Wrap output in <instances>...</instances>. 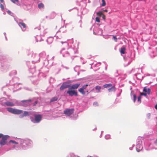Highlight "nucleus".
Returning a JSON list of instances; mask_svg holds the SVG:
<instances>
[{
    "label": "nucleus",
    "mask_w": 157,
    "mask_h": 157,
    "mask_svg": "<svg viewBox=\"0 0 157 157\" xmlns=\"http://www.w3.org/2000/svg\"><path fill=\"white\" fill-rule=\"evenodd\" d=\"M46 30H44V32H45V33H47V32H46Z\"/></svg>",
    "instance_id": "obj_64"
},
{
    "label": "nucleus",
    "mask_w": 157,
    "mask_h": 157,
    "mask_svg": "<svg viewBox=\"0 0 157 157\" xmlns=\"http://www.w3.org/2000/svg\"><path fill=\"white\" fill-rule=\"evenodd\" d=\"M133 59L132 58H129V62H128V64H129Z\"/></svg>",
    "instance_id": "obj_39"
},
{
    "label": "nucleus",
    "mask_w": 157,
    "mask_h": 157,
    "mask_svg": "<svg viewBox=\"0 0 157 157\" xmlns=\"http://www.w3.org/2000/svg\"><path fill=\"white\" fill-rule=\"evenodd\" d=\"M7 13H8L9 14H10L11 13V12L10 11V10H8V11H7Z\"/></svg>",
    "instance_id": "obj_55"
},
{
    "label": "nucleus",
    "mask_w": 157,
    "mask_h": 157,
    "mask_svg": "<svg viewBox=\"0 0 157 157\" xmlns=\"http://www.w3.org/2000/svg\"><path fill=\"white\" fill-rule=\"evenodd\" d=\"M32 101L31 99L22 101H21V105L24 106H28L33 103V102L31 103Z\"/></svg>",
    "instance_id": "obj_11"
},
{
    "label": "nucleus",
    "mask_w": 157,
    "mask_h": 157,
    "mask_svg": "<svg viewBox=\"0 0 157 157\" xmlns=\"http://www.w3.org/2000/svg\"><path fill=\"white\" fill-rule=\"evenodd\" d=\"M93 105H98V103L97 102H95L94 103Z\"/></svg>",
    "instance_id": "obj_50"
},
{
    "label": "nucleus",
    "mask_w": 157,
    "mask_h": 157,
    "mask_svg": "<svg viewBox=\"0 0 157 157\" xmlns=\"http://www.w3.org/2000/svg\"><path fill=\"white\" fill-rule=\"evenodd\" d=\"M58 100V98L57 97H54L52 98L50 101V103H51L52 102H54L55 101H56Z\"/></svg>",
    "instance_id": "obj_27"
},
{
    "label": "nucleus",
    "mask_w": 157,
    "mask_h": 157,
    "mask_svg": "<svg viewBox=\"0 0 157 157\" xmlns=\"http://www.w3.org/2000/svg\"><path fill=\"white\" fill-rule=\"evenodd\" d=\"M80 84L79 83H78L73 84L70 88L71 89H77L80 86Z\"/></svg>",
    "instance_id": "obj_19"
},
{
    "label": "nucleus",
    "mask_w": 157,
    "mask_h": 157,
    "mask_svg": "<svg viewBox=\"0 0 157 157\" xmlns=\"http://www.w3.org/2000/svg\"><path fill=\"white\" fill-rule=\"evenodd\" d=\"M33 113V112L32 111H24V113L19 116L20 118H22L24 117L32 115Z\"/></svg>",
    "instance_id": "obj_14"
},
{
    "label": "nucleus",
    "mask_w": 157,
    "mask_h": 157,
    "mask_svg": "<svg viewBox=\"0 0 157 157\" xmlns=\"http://www.w3.org/2000/svg\"><path fill=\"white\" fill-rule=\"evenodd\" d=\"M67 31L66 26H63L60 28L59 29V31L60 33L62 32L64 33L66 32Z\"/></svg>",
    "instance_id": "obj_20"
},
{
    "label": "nucleus",
    "mask_w": 157,
    "mask_h": 157,
    "mask_svg": "<svg viewBox=\"0 0 157 157\" xmlns=\"http://www.w3.org/2000/svg\"><path fill=\"white\" fill-rule=\"evenodd\" d=\"M29 62H27V65L28 66V67L29 68H30V69L31 68V67H32V66H30V65H29Z\"/></svg>",
    "instance_id": "obj_46"
},
{
    "label": "nucleus",
    "mask_w": 157,
    "mask_h": 157,
    "mask_svg": "<svg viewBox=\"0 0 157 157\" xmlns=\"http://www.w3.org/2000/svg\"><path fill=\"white\" fill-rule=\"evenodd\" d=\"M9 144L12 148L9 150L15 149L16 150H22L27 149L31 147L33 144V142L31 140L27 139L23 140L18 139L17 141L10 140Z\"/></svg>",
    "instance_id": "obj_1"
},
{
    "label": "nucleus",
    "mask_w": 157,
    "mask_h": 157,
    "mask_svg": "<svg viewBox=\"0 0 157 157\" xmlns=\"http://www.w3.org/2000/svg\"><path fill=\"white\" fill-rule=\"evenodd\" d=\"M36 41L37 42L41 41L42 40L41 35H36L35 37Z\"/></svg>",
    "instance_id": "obj_22"
},
{
    "label": "nucleus",
    "mask_w": 157,
    "mask_h": 157,
    "mask_svg": "<svg viewBox=\"0 0 157 157\" xmlns=\"http://www.w3.org/2000/svg\"><path fill=\"white\" fill-rule=\"evenodd\" d=\"M94 34L98 35H101L102 34V30L100 29L95 28L93 29Z\"/></svg>",
    "instance_id": "obj_15"
},
{
    "label": "nucleus",
    "mask_w": 157,
    "mask_h": 157,
    "mask_svg": "<svg viewBox=\"0 0 157 157\" xmlns=\"http://www.w3.org/2000/svg\"><path fill=\"white\" fill-rule=\"evenodd\" d=\"M6 110L9 112L15 114H20L22 113L23 110H21L13 109L12 108H7Z\"/></svg>",
    "instance_id": "obj_5"
},
{
    "label": "nucleus",
    "mask_w": 157,
    "mask_h": 157,
    "mask_svg": "<svg viewBox=\"0 0 157 157\" xmlns=\"http://www.w3.org/2000/svg\"><path fill=\"white\" fill-rule=\"evenodd\" d=\"M4 136H3L2 134L0 133V138H1V137L2 138V137Z\"/></svg>",
    "instance_id": "obj_54"
},
{
    "label": "nucleus",
    "mask_w": 157,
    "mask_h": 157,
    "mask_svg": "<svg viewBox=\"0 0 157 157\" xmlns=\"http://www.w3.org/2000/svg\"><path fill=\"white\" fill-rule=\"evenodd\" d=\"M4 34L5 35V36H6V33H4Z\"/></svg>",
    "instance_id": "obj_61"
},
{
    "label": "nucleus",
    "mask_w": 157,
    "mask_h": 157,
    "mask_svg": "<svg viewBox=\"0 0 157 157\" xmlns=\"http://www.w3.org/2000/svg\"><path fill=\"white\" fill-rule=\"evenodd\" d=\"M88 86V84L84 85L83 86H82L81 88H82V89L84 90L86 88L87 86Z\"/></svg>",
    "instance_id": "obj_33"
},
{
    "label": "nucleus",
    "mask_w": 157,
    "mask_h": 157,
    "mask_svg": "<svg viewBox=\"0 0 157 157\" xmlns=\"http://www.w3.org/2000/svg\"><path fill=\"white\" fill-rule=\"evenodd\" d=\"M95 89L97 90V92H100L101 87L100 86H97L95 87Z\"/></svg>",
    "instance_id": "obj_28"
},
{
    "label": "nucleus",
    "mask_w": 157,
    "mask_h": 157,
    "mask_svg": "<svg viewBox=\"0 0 157 157\" xmlns=\"http://www.w3.org/2000/svg\"><path fill=\"white\" fill-rule=\"evenodd\" d=\"M101 1L102 2V4H101V6H105L106 5V3H105V0H101Z\"/></svg>",
    "instance_id": "obj_35"
},
{
    "label": "nucleus",
    "mask_w": 157,
    "mask_h": 157,
    "mask_svg": "<svg viewBox=\"0 0 157 157\" xmlns=\"http://www.w3.org/2000/svg\"><path fill=\"white\" fill-rule=\"evenodd\" d=\"M155 108L156 109H157V104L155 106Z\"/></svg>",
    "instance_id": "obj_58"
},
{
    "label": "nucleus",
    "mask_w": 157,
    "mask_h": 157,
    "mask_svg": "<svg viewBox=\"0 0 157 157\" xmlns=\"http://www.w3.org/2000/svg\"><path fill=\"white\" fill-rule=\"evenodd\" d=\"M113 39L114 40L115 42H117V38L116 36H113Z\"/></svg>",
    "instance_id": "obj_36"
},
{
    "label": "nucleus",
    "mask_w": 157,
    "mask_h": 157,
    "mask_svg": "<svg viewBox=\"0 0 157 157\" xmlns=\"http://www.w3.org/2000/svg\"><path fill=\"white\" fill-rule=\"evenodd\" d=\"M53 41V38L52 37H49L47 40L46 41L48 44H51Z\"/></svg>",
    "instance_id": "obj_21"
},
{
    "label": "nucleus",
    "mask_w": 157,
    "mask_h": 157,
    "mask_svg": "<svg viewBox=\"0 0 157 157\" xmlns=\"http://www.w3.org/2000/svg\"><path fill=\"white\" fill-rule=\"evenodd\" d=\"M96 21L97 22H100V19L98 17H96Z\"/></svg>",
    "instance_id": "obj_44"
},
{
    "label": "nucleus",
    "mask_w": 157,
    "mask_h": 157,
    "mask_svg": "<svg viewBox=\"0 0 157 157\" xmlns=\"http://www.w3.org/2000/svg\"><path fill=\"white\" fill-rule=\"evenodd\" d=\"M112 86V84L111 83L105 84L103 85V87L104 88H108Z\"/></svg>",
    "instance_id": "obj_31"
},
{
    "label": "nucleus",
    "mask_w": 157,
    "mask_h": 157,
    "mask_svg": "<svg viewBox=\"0 0 157 157\" xmlns=\"http://www.w3.org/2000/svg\"><path fill=\"white\" fill-rule=\"evenodd\" d=\"M34 117H33L30 116V119L33 123L36 124L39 123L42 120V116L40 114H36L34 112L32 115Z\"/></svg>",
    "instance_id": "obj_3"
},
{
    "label": "nucleus",
    "mask_w": 157,
    "mask_h": 157,
    "mask_svg": "<svg viewBox=\"0 0 157 157\" xmlns=\"http://www.w3.org/2000/svg\"><path fill=\"white\" fill-rule=\"evenodd\" d=\"M103 131H101V135L103 133ZM101 137V135L100 136V137Z\"/></svg>",
    "instance_id": "obj_60"
},
{
    "label": "nucleus",
    "mask_w": 157,
    "mask_h": 157,
    "mask_svg": "<svg viewBox=\"0 0 157 157\" xmlns=\"http://www.w3.org/2000/svg\"><path fill=\"white\" fill-rule=\"evenodd\" d=\"M71 88H69V90L67 92V93L69 94L71 96H72L75 95V96H78L77 92L75 90H71Z\"/></svg>",
    "instance_id": "obj_12"
},
{
    "label": "nucleus",
    "mask_w": 157,
    "mask_h": 157,
    "mask_svg": "<svg viewBox=\"0 0 157 157\" xmlns=\"http://www.w3.org/2000/svg\"><path fill=\"white\" fill-rule=\"evenodd\" d=\"M142 141L141 140L138 139L137 140V144L136 146V150L137 152H139L141 151L143 147L142 145Z\"/></svg>",
    "instance_id": "obj_8"
},
{
    "label": "nucleus",
    "mask_w": 157,
    "mask_h": 157,
    "mask_svg": "<svg viewBox=\"0 0 157 157\" xmlns=\"http://www.w3.org/2000/svg\"><path fill=\"white\" fill-rule=\"evenodd\" d=\"M147 94L146 93H140V95H144L145 97H146L147 96Z\"/></svg>",
    "instance_id": "obj_37"
},
{
    "label": "nucleus",
    "mask_w": 157,
    "mask_h": 157,
    "mask_svg": "<svg viewBox=\"0 0 157 157\" xmlns=\"http://www.w3.org/2000/svg\"><path fill=\"white\" fill-rule=\"evenodd\" d=\"M38 7L39 9H41L44 8V4L42 3H40L38 5Z\"/></svg>",
    "instance_id": "obj_25"
},
{
    "label": "nucleus",
    "mask_w": 157,
    "mask_h": 157,
    "mask_svg": "<svg viewBox=\"0 0 157 157\" xmlns=\"http://www.w3.org/2000/svg\"><path fill=\"white\" fill-rule=\"evenodd\" d=\"M20 84V83H16V84H14V87L17 88V86L19 85Z\"/></svg>",
    "instance_id": "obj_45"
},
{
    "label": "nucleus",
    "mask_w": 157,
    "mask_h": 157,
    "mask_svg": "<svg viewBox=\"0 0 157 157\" xmlns=\"http://www.w3.org/2000/svg\"><path fill=\"white\" fill-rule=\"evenodd\" d=\"M69 87V85L67 84V82L63 83L60 88V90H62Z\"/></svg>",
    "instance_id": "obj_17"
},
{
    "label": "nucleus",
    "mask_w": 157,
    "mask_h": 157,
    "mask_svg": "<svg viewBox=\"0 0 157 157\" xmlns=\"http://www.w3.org/2000/svg\"><path fill=\"white\" fill-rule=\"evenodd\" d=\"M147 116L148 119H150L151 117V114L150 113H147Z\"/></svg>",
    "instance_id": "obj_43"
},
{
    "label": "nucleus",
    "mask_w": 157,
    "mask_h": 157,
    "mask_svg": "<svg viewBox=\"0 0 157 157\" xmlns=\"http://www.w3.org/2000/svg\"><path fill=\"white\" fill-rule=\"evenodd\" d=\"M143 91L146 93L147 94L150 95L151 92V90L150 88H147L146 87H145L143 89Z\"/></svg>",
    "instance_id": "obj_18"
},
{
    "label": "nucleus",
    "mask_w": 157,
    "mask_h": 157,
    "mask_svg": "<svg viewBox=\"0 0 157 157\" xmlns=\"http://www.w3.org/2000/svg\"><path fill=\"white\" fill-rule=\"evenodd\" d=\"M141 97L140 96H139V97H138L137 99H138V102H141Z\"/></svg>",
    "instance_id": "obj_41"
},
{
    "label": "nucleus",
    "mask_w": 157,
    "mask_h": 157,
    "mask_svg": "<svg viewBox=\"0 0 157 157\" xmlns=\"http://www.w3.org/2000/svg\"><path fill=\"white\" fill-rule=\"evenodd\" d=\"M40 60L41 59L43 61H44V64H47L48 63L49 60L48 59V55H47L45 52H43L39 54Z\"/></svg>",
    "instance_id": "obj_4"
},
{
    "label": "nucleus",
    "mask_w": 157,
    "mask_h": 157,
    "mask_svg": "<svg viewBox=\"0 0 157 157\" xmlns=\"http://www.w3.org/2000/svg\"><path fill=\"white\" fill-rule=\"evenodd\" d=\"M54 37L57 41L60 42L61 43V41H65L64 40H65L63 36L60 32H57Z\"/></svg>",
    "instance_id": "obj_7"
},
{
    "label": "nucleus",
    "mask_w": 157,
    "mask_h": 157,
    "mask_svg": "<svg viewBox=\"0 0 157 157\" xmlns=\"http://www.w3.org/2000/svg\"><path fill=\"white\" fill-rule=\"evenodd\" d=\"M5 38H6V40H7V38L6 36H5Z\"/></svg>",
    "instance_id": "obj_63"
},
{
    "label": "nucleus",
    "mask_w": 157,
    "mask_h": 157,
    "mask_svg": "<svg viewBox=\"0 0 157 157\" xmlns=\"http://www.w3.org/2000/svg\"><path fill=\"white\" fill-rule=\"evenodd\" d=\"M31 80L32 81V82L33 83H34V84H36V82H35V81L34 80H33L32 78Z\"/></svg>",
    "instance_id": "obj_51"
},
{
    "label": "nucleus",
    "mask_w": 157,
    "mask_h": 157,
    "mask_svg": "<svg viewBox=\"0 0 157 157\" xmlns=\"http://www.w3.org/2000/svg\"><path fill=\"white\" fill-rule=\"evenodd\" d=\"M67 157H75L73 155H69Z\"/></svg>",
    "instance_id": "obj_53"
},
{
    "label": "nucleus",
    "mask_w": 157,
    "mask_h": 157,
    "mask_svg": "<svg viewBox=\"0 0 157 157\" xmlns=\"http://www.w3.org/2000/svg\"><path fill=\"white\" fill-rule=\"evenodd\" d=\"M37 103V101H35L33 103V106H35L36 105Z\"/></svg>",
    "instance_id": "obj_48"
},
{
    "label": "nucleus",
    "mask_w": 157,
    "mask_h": 157,
    "mask_svg": "<svg viewBox=\"0 0 157 157\" xmlns=\"http://www.w3.org/2000/svg\"><path fill=\"white\" fill-rule=\"evenodd\" d=\"M32 57L33 59V60L32 61V63L33 62L36 63L40 60L39 55H37L36 53L34 52H32Z\"/></svg>",
    "instance_id": "obj_9"
},
{
    "label": "nucleus",
    "mask_w": 157,
    "mask_h": 157,
    "mask_svg": "<svg viewBox=\"0 0 157 157\" xmlns=\"http://www.w3.org/2000/svg\"><path fill=\"white\" fill-rule=\"evenodd\" d=\"M17 72L15 70H13L12 71L10 74V75H15L16 74Z\"/></svg>",
    "instance_id": "obj_32"
},
{
    "label": "nucleus",
    "mask_w": 157,
    "mask_h": 157,
    "mask_svg": "<svg viewBox=\"0 0 157 157\" xmlns=\"http://www.w3.org/2000/svg\"><path fill=\"white\" fill-rule=\"evenodd\" d=\"M63 48L60 51V53L63 57H68L69 56H75V54L77 52L76 48H71L68 47L63 46Z\"/></svg>",
    "instance_id": "obj_2"
},
{
    "label": "nucleus",
    "mask_w": 157,
    "mask_h": 157,
    "mask_svg": "<svg viewBox=\"0 0 157 157\" xmlns=\"http://www.w3.org/2000/svg\"><path fill=\"white\" fill-rule=\"evenodd\" d=\"M64 114L68 116H70L74 112V109H67L63 111Z\"/></svg>",
    "instance_id": "obj_13"
},
{
    "label": "nucleus",
    "mask_w": 157,
    "mask_h": 157,
    "mask_svg": "<svg viewBox=\"0 0 157 157\" xmlns=\"http://www.w3.org/2000/svg\"><path fill=\"white\" fill-rule=\"evenodd\" d=\"M5 104L8 106H13L14 105V104L13 102L8 101L6 102Z\"/></svg>",
    "instance_id": "obj_23"
},
{
    "label": "nucleus",
    "mask_w": 157,
    "mask_h": 157,
    "mask_svg": "<svg viewBox=\"0 0 157 157\" xmlns=\"http://www.w3.org/2000/svg\"><path fill=\"white\" fill-rule=\"evenodd\" d=\"M61 43L62 44L63 46H66L68 47L71 48H74L73 47L74 45H71V44H73V38L71 39H68L67 41H61Z\"/></svg>",
    "instance_id": "obj_6"
},
{
    "label": "nucleus",
    "mask_w": 157,
    "mask_h": 157,
    "mask_svg": "<svg viewBox=\"0 0 157 157\" xmlns=\"http://www.w3.org/2000/svg\"><path fill=\"white\" fill-rule=\"evenodd\" d=\"M84 90L82 89V88H80L79 90V91L82 94L84 95L85 94V92Z\"/></svg>",
    "instance_id": "obj_29"
},
{
    "label": "nucleus",
    "mask_w": 157,
    "mask_h": 157,
    "mask_svg": "<svg viewBox=\"0 0 157 157\" xmlns=\"http://www.w3.org/2000/svg\"><path fill=\"white\" fill-rule=\"evenodd\" d=\"M1 2L3 3V4H4V1L3 0H0Z\"/></svg>",
    "instance_id": "obj_57"
},
{
    "label": "nucleus",
    "mask_w": 157,
    "mask_h": 157,
    "mask_svg": "<svg viewBox=\"0 0 157 157\" xmlns=\"http://www.w3.org/2000/svg\"><path fill=\"white\" fill-rule=\"evenodd\" d=\"M110 136L109 135H106L105 136V138L106 140H108L110 139Z\"/></svg>",
    "instance_id": "obj_34"
},
{
    "label": "nucleus",
    "mask_w": 157,
    "mask_h": 157,
    "mask_svg": "<svg viewBox=\"0 0 157 157\" xmlns=\"http://www.w3.org/2000/svg\"><path fill=\"white\" fill-rule=\"evenodd\" d=\"M140 75V74H136V77L138 79H140V78H138V77H139V75Z\"/></svg>",
    "instance_id": "obj_47"
},
{
    "label": "nucleus",
    "mask_w": 157,
    "mask_h": 157,
    "mask_svg": "<svg viewBox=\"0 0 157 157\" xmlns=\"http://www.w3.org/2000/svg\"><path fill=\"white\" fill-rule=\"evenodd\" d=\"M79 23L80 24V27H82V26H81V24H82V21H79Z\"/></svg>",
    "instance_id": "obj_56"
},
{
    "label": "nucleus",
    "mask_w": 157,
    "mask_h": 157,
    "mask_svg": "<svg viewBox=\"0 0 157 157\" xmlns=\"http://www.w3.org/2000/svg\"><path fill=\"white\" fill-rule=\"evenodd\" d=\"M125 48L124 47H122L121 49L120 52L121 54H124L125 53Z\"/></svg>",
    "instance_id": "obj_26"
},
{
    "label": "nucleus",
    "mask_w": 157,
    "mask_h": 157,
    "mask_svg": "<svg viewBox=\"0 0 157 157\" xmlns=\"http://www.w3.org/2000/svg\"><path fill=\"white\" fill-rule=\"evenodd\" d=\"M120 94L121 93H120L119 94H118V95H117V96H119L120 95Z\"/></svg>",
    "instance_id": "obj_62"
},
{
    "label": "nucleus",
    "mask_w": 157,
    "mask_h": 157,
    "mask_svg": "<svg viewBox=\"0 0 157 157\" xmlns=\"http://www.w3.org/2000/svg\"><path fill=\"white\" fill-rule=\"evenodd\" d=\"M11 2H13V3H15L16 2H18V0H11Z\"/></svg>",
    "instance_id": "obj_40"
},
{
    "label": "nucleus",
    "mask_w": 157,
    "mask_h": 157,
    "mask_svg": "<svg viewBox=\"0 0 157 157\" xmlns=\"http://www.w3.org/2000/svg\"><path fill=\"white\" fill-rule=\"evenodd\" d=\"M0 8L2 10L4 9V5L2 4H0Z\"/></svg>",
    "instance_id": "obj_42"
},
{
    "label": "nucleus",
    "mask_w": 157,
    "mask_h": 157,
    "mask_svg": "<svg viewBox=\"0 0 157 157\" xmlns=\"http://www.w3.org/2000/svg\"><path fill=\"white\" fill-rule=\"evenodd\" d=\"M115 87L114 86H112L110 88H109L108 89V91L109 92H112L113 91H115Z\"/></svg>",
    "instance_id": "obj_30"
},
{
    "label": "nucleus",
    "mask_w": 157,
    "mask_h": 157,
    "mask_svg": "<svg viewBox=\"0 0 157 157\" xmlns=\"http://www.w3.org/2000/svg\"><path fill=\"white\" fill-rule=\"evenodd\" d=\"M35 71V68H32V69L31 70H30V71L31 72H33Z\"/></svg>",
    "instance_id": "obj_49"
},
{
    "label": "nucleus",
    "mask_w": 157,
    "mask_h": 157,
    "mask_svg": "<svg viewBox=\"0 0 157 157\" xmlns=\"http://www.w3.org/2000/svg\"><path fill=\"white\" fill-rule=\"evenodd\" d=\"M100 65H101V63L100 62H99L98 63H93L92 65V66H91V68H92V67H98Z\"/></svg>",
    "instance_id": "obj_24"
},
{
    "label": "nucleus",
    "mask_w": 157,
    "mask_h": 157,
    "mask_svg": "<svg viewBox=\"0 0 157 157\" xmlns=\"http://www.w3.org/2000/svg\"><path fill=\"white\" fill-rule=\"evenodd\" d=\"M136 99V97L135 94L133 95V101L135 102Z\"/></svg>",
    "instance_id": "obj_38"
},
{
    "label": "nucleus",
    "mask_w": 157,
    "mask_h": 157,
    "mask_svg": "<svg viewBox=\"0 0 157 157\" xmlns=\"http://www.w3.org/2000/svg\"><path fill=\"white\" fill-rule=\"evenodd\" d=\"M8 135H5L2 137L0 141V144L1 146L5 145L7 143V139L9 138Z\"/></svg>",
    "instance_id": "obj_10"
},
{
    "label": "nucleus",
    "mask_w": 157,
    "mask_h": 157,
    "mask_svg": "<svg viewBox=\"0 0 157 157\" xmlns=\"http://www.w3.org/2000/svg\"><path fill=\"white\" fill-rule=\"evenodd\" d=\"M18 24L19 26L21 28L23 31H25L26 29L25 24L22 22H18Z\"/></svg>",
    "instance_id": "obj_16"
},
{
    "label": "nucleus",
    "mask_w": 157,
    "mask_h": 157,
    "mask_svg": "<svg viewBox=\"0 0 157 157\" xmlns=\"http://www.w3.org/2000/svg\"><path fill=\"white\" fill-rule=\"evenodd\" d=\"M103 11L107 12H108V10L106 9H105L103 10Z\"/></svg>",
    "instance_id": "obj_59"
},
{
    "label": "nucleus",
    "mask_w": 157,
    "mask_h": 157,
    "mask_svg": "<svg viewBox=\"0 0 157 157\" xmlns=\"http://www.w3.org/2000/svg\"><path fill=\"white\" fill-rule=\"evenodd\" d=\"M134 145H133L132 147H130L129 148V149H130V150H132V147H134Z\"/></svg>",
    "instance_id": "obj_52"
}]
</instances>
